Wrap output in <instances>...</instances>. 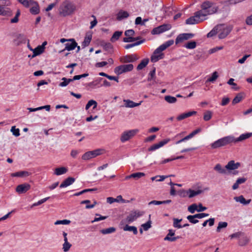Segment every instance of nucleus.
<instances>
[{
	"label": "nucleus",
	"mask_w": 252,
	"mask_h": 252,
	"mask_svg": "<svg viewBox=\"0 0 252 252\" xmlns=\"http://www.w3.org/2000/svg\"><path fill=\"white\" fill-rule=\"evenodd\" d=\"M201 9L195 12L194 16L189 17L186 20L188 25L198 24L206 20L208 15H212L217 12L218 6L214 2L210 1H204L200 6Z\"/></svg>",
	"instance_id": "obj_1"
},
{
	"label": "nucleus",
	"mask_w": 252,
	"mask_h": 252,
	"mask_svg": "<svg viewBox=\"0 0 252 252\" xmlns=\"http://www.w3.org/2000/svg\"><path fill=\"white\" fill-rule=\"evenodd\" d=\"M174 43L173 40H170L161 45L154 52L151 57L152 62L155 63L158 60L162 59L164 57V54L162 51L165 50L168 47L171 46Z\"/></svg>",
	"instance_id": "obj_2"
},
{
	"label": "nucleus",
	"mask_w": 252,
	"mask_h": 252,
	"mask_svg": "<svg viewBox=\"0 0 252 252\" xmlns=\"http://www.w3.org/2000/svg\"><path fill=\"white\" fill-rule=\"evenodd\" d=\"M76 10V6L72 3L65 1L63 2L59 8V13L63 16L72 14Z\"/></svg>",
	"instance_id": "obj_3"
},
{
	"label": "nucleus",
	"mask_w": 252,
	"mask_h": 252,
	"mask_svg": "<svg viewBox=\"0 0 252 252\" xmlns=\"http://www.w3.org/2000/svg\"><path fill=\"white\" fill-rule=\"evenodd\" d=\"M233 136H227L218 139L211 144L212 149H217L233 143Z\"/></svg>",
	"instance_id": "obj_4"
},
{
	"label": "nucleus",
	"mask_w": 252,
	"mask_h": 252,
	"mask_svg": "<svg viewBox=\"0 0 252 252\" xmlns=\"http://www.w3.org/2000/svg\"><path fill=\"white\" fill-rule=\"evenodd\" d=\"M139 131V130L138 129H133L124 131L121 135V141L122 143H124L129 140L136 135Z\"/></svg>",
	"instance_id": "obj_5"
},
{
	"label": "nucleus",
	"mask_w": 252,
	"mask_h": 252,
	"mask_svg": "<svg viewBox=\"0 0 252 252\" xmlns=\"http://www.w3.org/2000/svg\"><path fill=\"white\" fill-rule=\"evenodd\" d=\"M2 4L0 5V15L3 16H9L11 15L12 12L9 8L5 6H9L10 2L6 0H2Z\"/></svg>",
	"instance_id": "obj_6"
},
{
	"label": "nucleus",
	"mask_w": 252,
	"mask_h": 252,
	"mask_svg": "<svg viewBox=\"0 0 252 252\" xmlns=\"http://www.w3.org/2000/svg\"><path fill=\"white\" fill-rule=\"evenodd\" d=\"M133 69V65L132 64H123L117 66L114 69V72L118 75L123 73L130 71Z\"/></svg>",
	"instance_id": "obj_7"
},
{
	"label": "nucleus",
	"mask_w": 252,
	"mask_h": 252,
	"mask_svg": "<svg viewBox=\"0 0 252 252\" xmlns=\"http://www.w3.org/2000/svg\"><path fill=\"white\" fill-rule=\"evenodd\" d=\"M101 149H96L92 151H89L85 153L82 156V158L85 160H88L91 158H94L101 154Z\"/></svg>",
	"instance_id": "obj_8"
},
{
	"label": "nucleus",
	"mask_w": 252,
	"mask_h": 252,
	"mask_svg": "<svg viewBox=\"0 0 252 252\" xmlns=\"http://www.w3.org/2000/svg\"><path fill=\"white\" fill-rule=\"evenodd\" d=\"M143 214V212L139 211H132L130 212L126 219V222L130 223L135 220L141 216Z\"/></svg>",
	"instance_id": "obj_9"
},
{
	"label": "nucleus",
	"mask_w": 252,
	"mask_h": 252,
	"mask_svg": "<svg viewBox=\"0 0 252 252\" xmlns=\"http://www.w3.org/2000/svg\"><path fill=\"white\" fill-rule=\"evenodd\" d=\"M171 28V27L170 25H162L154 28L152 31V33L153 34H160L163 32H164L166 31L170 30Z\"/></svg>",
	"instance_id": "obj_10"
},
{
	"label": "nucleus",
	"mask_w": 252,
	"mask_h": 252,
	"mask_svg": "<svg viewBox=\"0 0 252 252\" xmlns=\"http://www.w3.org/2000/svg\"><path fill=\"white\" fill-rule=\"evenodd\" d=\"M170 141V139L169 138H167L165 139H164L159 142L153 145H152L151 147H150L148 148V151L151 152L155 151L162 147H163L164 145L166 144L167 143H168Z\"/></svg>",
	"instance_id": "obj_11"
},
{
	"label": "nucleus",
	"mask_w": 252,
	"mask_h": 252,
	"mask_svg": "<svg viewBox=\"0 0 252 252\" xmlns=\"http://www.w3.org/2000/svg\"><path fill=\"white\" fill-rule=\"evenodd\" d=\"M193 36V34L191 33H182L179 34L176 38L175 43L176 44L183 42L185 40H187L191 38Z\"/></svg>",
	"instance_id": "obj_12"
},
{
	"label": "nucleus",
	"mask_w": 252,
	"mask_h": 252,
	"mask_svg": "<svg viewBox=\"0 0 252 252\" xmlns=\"http://www.w3.org/2000/svg\"><path fill=\"white\" fill-rule=\"evenodd\" d=\"M77 45V43L75 40L73 39H68V41L65 44V48L60 52H63L65 50L67 51H71L74 49Z\"/></svg>",
	"instance_id": "obj_13"
},
{
	"label": "nucleus",
	"mask_w": 252,
	"mask_h": 252,
	"mask_svg": "<svg viewBox=\"0 0 252 252\" xmlns=\"http://www.w3.org/2000/svg\"><path fill=\"white\" fill-rule=\"evenodd\" d=\"M31 188V186L29 184L25 183L18 185L16 188V191L19 194L25 193Z\"/></svg>",
	"instance_id": "obj_14"
},
{
	"label": "nucleus",
	"mask_w": 252,
	"mask_h": 252,
	"mask_svg": "<svg viewBox=\"0 0 252 252\" xmlns=\"http://www.w3.org/2000/svg\"><path fill=\"white\" fill-rule=\"evenodd\" d=\"M241 165L240 162H235L234 160H230L225 165L226 169L228 171L238 169Z\"/></svg>",
	"instance_id": "obj_15"
},
{
	"label": "nucleus",
	"mask_w": 252,
	"mask_h": 252,
	"mask_svg": "<svg viewBox=\"0 0 252 252\" xmlns=\"http://www.w3.org/2000/svg\"><path fill=\"white\" fill-rule=\"evenodd\" d=\"M175 235V230L173 229H169L168 233L164 238V241H168L170 242H174L177 240L179 237H173Z\"/></svg>",
	"instance_id": "obj_16"
},
{
	"label": "nucleus",
	"mask_w": 252,
	"mask_h": 252,
	"mask_svg": "<svg viewBox=\"0 0 252 252\" xmlns=\"http://www.w3.org/2000/svg\"><path fill=\"white\" fill-rule=\"evenodd\" d=\"M125 106L126 108H133L135 107L140 105L142 101H140L139 103H135L133 101L129 99H124Z\"/></svg>",
	"instance_id": "obj_17"
},
{
	"label": "nucleus",
	"mask_w": 252,
	"mask_h": 252,
	"mask_svg": "<svg viewBox=\"0 0 252 252\" xmlns=\"http://www.w3.org/2000/svg\"><path fill=\"white\" fill-rule=\"evenodd\" d=\"M251 136H252V132L242 134L240 135V136L239 137H238L237 138H235L233 137L234 140L233 141V142L236 143L238 142L242 141L247 139H248L249 138L251 137Z\"/></svg>",
	"instance_id": "obj_18"
},
{
	"label": "nucleus",
	"mask_w": 252,
	"mask_h": 252,
	"mask_svg": "<svg viewBox=\"0 0 252 252\" xmlns=\"http://www.w3.org/2000/svg\"><path fill=\"white\" fill-rule=\"evenodd\" d=\"M196 113H197V112L195 111H189V112H188L187 113H183V114L179 115L177 117V120L178 121H181V120L185 119L189 117L192 115H195L196 114Z\"/></svg>",
	"instance_id": "obj_19"
},
{
	"label": "nucleus",
	"mask_w": 252,
	"mask_h": 252,
	"mask_svg": "<svg viewBox=\"0 0 252 252\" xmlns=\"http://www.w3.org/2000/svg\"><path fill=\"white\" fill-rule=\"evenodd\" d=\"M31 4H30V6L31 8H30V12L32 14H37L39 12V8L38 4L37 2L33 0L31 2Z\"/></svg>",
	"instance_id": "obj_20"
},
{
	"label": "nucleus",
	"mask_w": 252,
	"mask_h": 252,
	"mask_svg": "<svg viewBox=\"0 0 252 252\" xmlns=\"http://www.w3.org/2000/svg\"><path fill=\"white\" fill-rule=\"evenodd\" d=\"M30 50L32 51L33 54L32 56V58H34L35 57L38 56L44 52V49L41 47L40 45L38 46L35 49L30 48Z\"/></svg>",
	"instance_id": "obj_21"
},
{
	"label": "nucleus",
	"mask_w": 252,
	"mask_h": 252,
	"mask_svg": "<svg viewBox=\"0 0 252 252\" xmlns=\"http://www.w3.org/2000/svg\"><path fill=\"white\" fill-rule=\"evenodd\" d=\"M75 181V179L72 177H68L66 178L62 183L60 185L61 188L67 187L72 184Z\"/></svg>",
	"instance_id": "obj_22"
},
{
	"label": "nucleus",
	"mask_w": 252,
	"mask_h": 252,
	"mask_svg": "<svg viewBox=\"0 0 252 252\" xmlns=\"http://www.w3.org/2000/svg\"><path fill=\"white\" fill-rule=\"evenodd\" d=\"M222 25H218L207 34L208 37H211L216 35L221 31Z\"/></svg>",
	"instance_id": "obj_23"
},
{
	"label": "nucleus",
	"mask_w": 252,
	"mask_h": 252,
	"mask_svg": "<svg viewBox=\"0 0 252 252\" xmlns=\"http://www.w3.org/2000/svg\"><path fill=\"white\" fill-rule=\"evenodd\" d=\"M129 16V13L127 11L121 10L117 14V19L120 21L123 19L127 18Z\"/></svg>",
	"instance_id": "obj_24"
},
{
	"label": "nucleus",
	"mask_w": 252,
	"mask_h": 252,
	"mask_svg": "<svg viewBox=\"0 0 252 252\" xmlns=\"http://www.w3.org/2000/svg\"><path fill=\"white\" fill-rule=\"evenodd\" d=\"M203 192V190L198 189L197 190H194L191 189H189L187 191V193L189 198H192L199 195Z\"/></svg>",
	"instance_id": "obj_25"
},
{
	"label": "nucleus",
	"mask_w": 252,
	"mask_h": 252,
	"mask_svg": "<svg viewBox=\"0 0 252 252\" xmlns=\"http://www.w3.org/2000/svg\"><path fill=\"white\" fill-rule=\"evenodd\" d=\"M234 199L236 202H240V203L243 205L249 204L251 201V199L246 200L243 195L235 197L234 198Z\"/></svg>",
	"instance_id": "obj_26"
},
{
	"label": "nucleus",
	"mask_w": 252,
	"mask_h": 252,
	"mask_svg": "<svg viewBox=\"0 0 252 252\" xmlns=\"http://www.w3.org/2000/svg\"><path fill=\"white\" fill-rule=\"evenodd\" d=\"M67 169L65 167H61L56 168L54 170V174L57 176L61 175L66 173Z\"/></svg>",
	"instance_id": "obj_27"
},
{
	"label": "nucleus",
	"mask_w": 252,
	"mask_h": 252,
	"mask_svg": "<svg viewBox=\"0 0 252 252\" xmlns=\"http://www.w3.org/2000/svg\"><path fill=\"white\" fill-rule=\"evenodd\" d=\"M218 33L219 38L222 39L225 38L228 35L229 31L227 29L225 28L223 25H222L221 31Z\"/></svg>",
	"instance_id": "obj_28"
},
{
	"label": "nucleus",
	"mask_w": 252,
	"mask_h": 252,
	"mask_svg": "<svg viewBox=\"0 0 252 252\" xmlns=\"http://www.w3.org/2000/svg\"><path fill=\"white\" fill-rule=\"evenodd\" d=\"M30 173L27 171H22L12 173L11 176L12 177H27L30 175Z\"/></svg>",
	"instance_id": "obj_29"
},
{
	"label": "nucleus",
	"mask_w": 252,
	"mask_h": 252,
	"mask_svg": "<svg viewBox=\"0 0 252 252\" xmlns=\"http://www.w3.org/2000/svg\"><path fill=\"white\" fill-rule=\"evenodd\" d=\"M123 32L121 31H116L113 34L112 36L110 39V41L112 42H114L117 41L120 37L122 35Z\"/></svg>",
	"instance_id": "obj_30"
},
{
	"label": "nucleus",
	"mask_w": 252,
	"mask_h": 252,
	"mask_svg": "<svg viewBox=\"0 0 252 252\" xmlns=\"http://www.w3.org/2000/svg\"><path fill=\"white\" fill-rule=\"evenodd\" d=\"M149 62V60L148 58L142 60L140 63L138 65L137 69L138 70L142 69L148 64Z\"/></svg>",
	"instance_id": "obj_31"
},
{
	"label": "nucleus",
	"mask_w": 252,
	"mask_h": 252,
	"mask_svg": "<svg viewBox=\"0 0 252 252\" xmlns=\"http://www.w3.org/2000/svg\"><path fill=\"white\" fill-rule=\"evenodd\" d=\"M124 230L125 231H132L134 234L136 235L138 233L137 228L134 226H129L128 225H126L123 228Z\"/></svg>",
	"instance_id": "obj_32"
},
{
	"label": "nucleus",
	"mask_w": 252,
	"mask_h": 252,
	"mask_svg": "<svg viewBox=\"0 0 252 252\" xmlns=\"http://www.w3.org/2000/svg\"><path fill=\"white\" fill-rule=\"evenodd\" d=\"M97 105V103L95 100H89L87 104L86 105L85 109L86 110H88L90 107L93 106V109H94L96 108Z\"/></svg>",
	"instance_id": "obj_33"
},
{
	"label": "nucleus",
	"mask_w": 252,
	"mask_h": 252,
	"mask_svg": "<svg viewBox=\"0 0 252 252\" xmlns=\"http://www.w3.org/2000/svg\"><path fill=\"white\" fill-rule=\"evenodd\" d=\"M137 59V57L135 55L126 56L124 58V62L126 63L133 62Z\"/></svg>",
	"instance_id": "obj_34"
},
{
	"label": "nucleus",
	"mask_w": 252,
	"mask_h": 252,
	"mask_svg": "<svg viewBox=\"0 0 252 252\" xmlns=\"http://www.w3.org/2000/svg\"><path fill=\"white\" fill-rule=\"evenodd\" d=\"M156 78V68H154L152 70H151L148 75V81H153V84L156 82L155 80Z\"/></svg>",
	"instance_id": "obj_35"
},
{
	"label": "nucleus",
	"mask_w": 252,
	"mask_h": 252,
	"mask_svg": "<svg viewBox=\"0 0 252 252\" xmlns=\"http://www.w3.org/2000/svg\"><path fill=\"white\" fill-rule=\"evenodd\" d=\"M214 169L220 174H226V169L223 168L220 164H217L214 167Z\"/></svg>",
	"instance_id": "obj_36"
},
{
	"label": "nucleus",
	"mask_w": 252,
	"mask_h": 252,
	"mask_svg": "<svg viewBox=\"0 0 252 252\" xmlns=\"http://www.w3.org/2000/svg\"><path fill=\"white\" fill-rule=\"evenodd\" d=\"M173 225L175 228H182V225H181L180 222L182 220V219H178L176 218H174L173 219Z\"/></svg>",
	"instance_id": "obj_37"
},
{
	"label": "nucleus",
	"mask_w": 252,
	"mask_h": 252,
	"mask_svg": "<svg viewBox=\"0 0 252 252\" xmlns=\"http://www.w3.org/2000/svg\"><path fill=\"white\" fill-rule=\"evenodd\" d=\"M63 82H61L59 84V86L62 87H64L66 86L70 82L72 81L71 79H67L65 77H63L62 79Z\"/></svg>",
	"instance_id": "obj_38"
},
{
	"label": "nucleus",
	"mask_w": 252,
	"mask_h": 252,
	"mask_svg": "<svg viewBox=\"0 0 252 252\" xmlns=\"http://www.w3.org/2000/svg\"><path fill=\"white\" fill-rule=\"evenodd\" d=\"M212 112L211 111L208 110L204 112L203 115V119L205 121L210 120L212 117Z\"/></svg>",
	"instance_id": "obj_39"
},
{
	"label": "nucleus",
	"mask_w": 252,
	"mask_h": 252,
	"mask_svg": "<svg viewBox=\"0 0 252 252\" xmlns=\"http://www.w3.org/2000/svg\"><path fill=\"white\" fill-rule=\"evenodd\" d=\"M164 99L169 103H174L177 101V98L175 97L170 95H166L164 97Z\"/></svg>",
	"instance_id": "obj_40"
},
{
	"label": "nucleus",
	"mask_w": 252,
	"mask_h": 252,
	"mask_svg": "<svg viewBox=\"0 0 252 252\" xmlns=\"http://www.w3.org/2000/svg\"><path fill=\"white\" fill-rule=\"evenodd\" d=\"M196 46V43L195 41H192L188 42L185 44V47L187 49H194Z\"/></svg>",
	"instance_id": "obj_41"
},
{
	"label": "nucleus",
	"mask_w": 252,
	"mask_h": 252,
	"mask_svg": "<svg viewBox=\"0 0 252 252\" xmlns=\"http://www.w3.org/2000/svg\"><path fill=\"white\" fill-rule=\"evenodd\" d=\"M71 222L70 220H58L56 221L54 223L55 225H68L70 224Z\"/></svg>",
	"instance_id": "obj_42"
},
{
	"label": "nucleus",
	"mask_w": 252,
	"mask_h": 252,
	"mask_svg": "<svg viewBox=\"0 0 252 252\" xmlns=\"http://www.w3.org/2000/svg\"><path fill=\"white\" fill-rule=\"evenodd\" d=\"M196 216V214L194 215H189L187 217V219L190 222L195 224L198 222V220L195 219H197V217Z\"/></svg>",
	"instance_id": "obj_43"
},
{
	"label": "nucleus",
	"mask_w": 252,
	"mask_h": 252,
	"mask_svg": "<svg viewBox=\"0 0 252 252\" xmlns=\"http://www.w3.org/2000/svg\"><path fill=\"white\" fill-rule=\"evenodd\" d=\"M72 245L69 242H64L63 244L62 249L64 252H67L71 248Z\"/></svg>",
	"instance_id": "obj_44"
},
{
	"label": "nucleus",
	"mask_w": 252,
	"mask_h": 252,
	"mask_svg": "<svg viewBox=\"0 0 252 252\" xmlns=\"http://www.w3.org/2000/svg\"><path fill=\"white\" fill-rule=\"evenodd\" d=\"M218 77L219 75L218 72L217 71H215L213 73L211 77L207 79V82H213L217 80Z\"/></svg>",
	"instance_id": "obj_45"
},
{
	"label": "nucleus",
	"mask_w": 252,
	"mask_h": 252,
	"mask_svg": "<svg viewBox=\"0 0 252 252\" xmlns=\"http://www.w3.org/2000/svg\"><path fill=\"white\" fill-rule=\"evenodd\" d=\"M91 39H92L91 35L86 36L85 37L84 40L82 43V46L84 47L88 46L91 41Z\"/></svg>",
	"instance_id": "obj_46"
},
{
	"label": "nucleus",
	"mask_w": 252,
	"mask_h": 252,
	"mask_svg": "<svg viewBox=\"0 0 252 252\" xmlns=\"http://www.w3.org/2000/svg\"><path fill=\"white\" fill-rule=\"evenodd\" d=\"M152 221L150 220H149L146 223L142 224L141 225V227L145 231H147L149 228L152 227L151 225Z\"/></svg>",
	"instance_id": "obj_47"
},
{
	"label": "nucleus",
	"mask_w": 252,
	"mask_h": 252,
	"mask_svg": "<svg viewBox=\"0 0 252 252\" xmlns=\"http://www.w3.org/2000/svg\"><path fill=\"white\" fill-rule=\"evenodd\" d=\"M243 99V95L241 94H238L233 99L232 103L233 104H237L240 102Z\"/></svg>",
	"instance_id": "obj_48"
},
{
	"label": "nucleus",
	"mask_w": 252,
	"mask_h": 252,
	"mask_svg": "<svg viewBox=\"0 0 252 252\" xmlns=\"http://www.w3.org/2000/svg\"><path fill=\"white\" fill-rule=\"evenodd\" d=\"M227 226L226 222H220L217 228V231L220 232L221 229L226 228Z\"/></svg>",
	"instance_id": "obj_49"
},
{
	"label": "nucleus",
	"mask_w": 252,
	"mask_h": 252,
	"mask_svg": "<svg viewBox=\"0 0 252 252\" xmlns=\"http://www.w3.org/2000/svg\"><path fill=\"white\" fill-rule=\"evenodd\" d=\"M49 197H45L44 198H43L42 199H40L39 200V201H38L37 202H35L34 203H33L31 207H34V206H39L41 204H42V203L45 202L48 199H49Z\"/></svg>",
	"instance_id": "obj_50"
},
{
	"label": "nucleus",
	"mask_w": 252,
	"mask_h": 252,
	"mask_svg": "<svg viewBox=\"0 0 252 252\" xmlns=\"http://www.w3.org/2000/svg\"><path fill=\"white\" fill-rule=\"evenodd\" d=\"M144 176L145 174L142 172H136L131 174L132 178H134L135 179H139Z\"/></svg>",
	"instance_id": "obj_51"
},
{
	"label": "nucleus",
	"mask_w": 252,
	"mask_h": 252,
	"mask_svg": "<svg viewBox=\"0 0 252 252\" xmlns=\"http://www.w3.org/2000/svg\"><path fill=\"white\" fill-rule=\"evenodd\" d=\"M18 0V1L20 3L22 4L24 6H25L26 7H30V4L32 3L31 2H32L33 1V0Z\"/></svg>",
	"instance_id": "obj_52"
},
{
	"label": "nucleus",
	"mask_w": 252,
	"mask_h": 252,
	"mask_svg": "<svg viewBox=\"0 0 252 252\" xmlns=\"http://www.w3.org/2000/svg\"><path fill=\"white\" fill-rule=\"evenodd\" d=\"M20 15V10H17V11L16 12V15L15 16V17L11 19L10 22L11 23H17L19 21V17Z\"/></svg>",
	"instance_id": "obj_53"
},
{
	"label": "nucleus",
	"mask_w": 252,
	"mask_h": 252,
	"mask_svg": "<svg viewBox=\"0 0 252 252\" xmlns=\"http://www.w3.org/2000/svg\"><path fill=\"white\" fill-rule=\"evenodd\" d=\"M11 132L12 133V134L17 137L20 135V130L19 128H16L15 126H13L11 127Z\"/></svg>",
	"instance_id": "obj_54"
},
{
	"label": "nucleus",
	"mask_w": 252,
	"mask_h": 252,
	"mask_svg": "<svg viewBox=\"0 0 252 252\" xmlns=\"http://www.w3.org/2000/svg\"><path fill=\"white\" fill-rule=\"evenodd\" d=\"M145 41V40H142L139 41H138L137 42L134 43L133 44H129L126 45L125 48L126 49H129L130 48H132L133 47H134L135 46L139 45L141 44V43H143Z\"/></svg>",
	"instance_id": "obj_55"
},
{
	"label": "nucleus",
	"mask_w": 252,
	"mask_h": 252,
	"mask_svg": "<svg viewBox=\"0 0 252 252\" xmlns=\"http://www.w3.org/2000/svg\"><path fill=\"white\" fill-rule=\"evenodd\" d=\"M115 230L116 229L114 227H110L105 229L102 230L101 233L104 234H109L115 232Z\"/></svg>",
	"instance_id": "obj_56"
},
{
	"label": "nucleus",
	"mask_w": 252,
	"mask_h": 252,
	"mask_svg": "<svg viewBox=\"0 0 252 252\" xmlns=\"http://www.w3.org/2000/svg\"><path fill=\"white\" fill-rule=\"evenodd\" d=\"M188 211L193 214L195 212V211H197V205L196 204H193L189 206L188 208Z\"/></svg>",
	"instance_id": "obj_57"
},
{
	"label": "nucleus",
	"mask_w": 252,
	"mask_h": 252,
	"mask_svg": "<svg viewBox=\"0 0 252 252\" xmlns=\"http://www.w3.org/2000/svg\"><path fill=\"white\" fill-rule=\"evenodd\" d=\"M138 39H139L138 37L135 38V37H132V36H129V37H126L124 38L123 41L125 42H133V41L137 40Z\"/></svg>",
	"instance_id": "obj_58"
},
{
	"label": "nucleus",
	"mask_w": 252,
	"mask_h": 252,
	"mask_svg": "<svg viewBox=\"0 0 252 252\" xmlns=\"http://www.w3.org/2000/svg\"><path fill=\"white\" fill-rule=\"evenodd\" d=\"M192 137H193V136L191 134V133H190L188 135L186 136V137H185L184 138H182V139L177 141L176 142V144H178L182 142H184L186 140H188L190 138H191Z\"/></svg>",
	"instance_id": "obj_59"
},
{
	"label": "nucleus",
	"mask_w": 252,
	"mask_h": 252,
	"mask_svg": "<svg viewBox=\"0 0 252 252\" xmlns=\"http://www.w3.org/2000/svg\"><path fill=\"white\" fill-rule=\"evenodd\" d=\"M234 79L230 78L227 82V84L230 85L232 86H233L232 89H233L235 90H237L238 89V88L237 87L236 84L234 83Z\"/></svg>",
	"instance_id": "obj_60"
},
{
	"label": "nucleus",
	"mask_w": 252,
	"mask_h": 252,
	"mask_svg": "<svg viewBox=\"0 0 252 252\" xmlns=\"http://www.w3.org/2000/svg\"><path fill=\"white\" fill-rule=\"evenodd\" d=\"M96 216H97L98 217H95L94 220L92 221V222H94L95 221H98L101 220H105L107 218V217L106 216H101L99 214H96Z\"/></svg>",
	"instance_id": "obj_61"
},
{
	"label": "nucleus",
	"mask_w": 252,
	"mask_h": 252,
	"mask_svg": "<svg viewBox=\"0 0 252 252\" xmlns=\"http://www.w3.org/2000/svg\"><path fill=\"white\" fill-rule=\"evenodd\" d=\"M116 200L115 202H121L122 203H128V200H126L124 199L121 195H118L116 198H115Z\"/></svg>",
	"instance_id": "obj_62"
},
{
	"label": "nucleus",
	"mask_w": 252,
	"mask_h": 252,
	"mask_svg": "<svg viewBox=\"0 0 252 252\" xmlns=\"http://www.w3.org/2000/svg\"><path fill=\"white\" fill-rule=\"evenodd\" d=\"M223 46L216 47L209 50V53L213 54L223 49Z\"/></svg>",
	"instance_id": "obj_63"
},
{
	"label": "nucleus",
	"mask_w": 252,
	"mask_h": 252,
	"mask_svg": "<svg viewBox=\"0 0 252 252\" xmlns=\"http://www.w3.org/2000/svg\"><path fill=\"white\" fill-rule=\"evenodd\" d=\"M134 34V31L132 30H128L125 32V34L126 37L132 36Z\"/></svg>",
	"instance_id": "obj_64"
}]
</instances>
